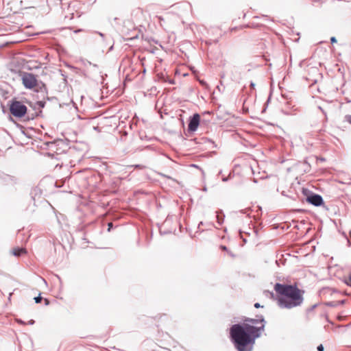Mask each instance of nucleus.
I'll return each mask as SVG.
<instances>
[{"label": "nucleus", "instance_id": "1", "mask_svg": "<svg viewBox=\"0 0 351 351\" xmlns=\"http://www.w3.org/2000/svg\"><path fill=\"white\" fill-rule=\"evenodd\" d=\"M244 322L247 323L231 326L230 337L238 351H252L256 339L265 329V321L263 315H257L256 319L246 318Z\"/></svg>", "mask_w": 351, "mask_h": 351}, {"label": "nucleus", "instance_id": "2", "mask_svg": "<svg viewBox=\"0 0 351 351\" xmlns=\"http://www.w3.org/2000/svg\"><path fill=\"white\" fill-rule=\"evenodd\" d=\"M277 303L281 308L291 309L300 306L304 300L302 291L295 285L276 283Z\"/></svg>", "mask_w": 351, "mask_h": 351}, {"label": "nucleus", "instance_id": "3", "mask_svg": "<svg viewBox=\"0 0 351 351\" xmlns=\"http://www.w3.org/2000/svg\"><path fill=\"white\" fill-rule=\"evenodd\" d=\"M12 114L16 117H21L27 112V107L19 101H13L10 107Z\"/></svg>", "mask_w": 351, "mask_h": 351}, {"label": "nucleus", "instance_id": "4", "mask_svg": "<svg viewBox=\"0 0 351 351\" xmlns=\"http://www.w3.org/2000/svg\"><path fill=\"white\" fill-rule=\"evenodd\" d=\"M23 86L28 89H32L38 85L36 77L30 73H23L21 75Z\"/></svg>", "mask_w": 351, "mask_h": 351}, {"label": "nucleus", "instance_id": "5", "mask_svg": "<svg viewBox=\"0 0 351 351\" xmlns=\"http://www.w3.org/2000/svg\"><path fill=\"white\" fill-rule=\"evenodd\" d=\"M204 121H200V116L199 114H194L192 117H191L188 125V129L190 132H195L197 130L198 125L199 124L203 123Z\"/></svg>", "mask_w": 351, "mask_h": 351}, {"label": "nucleus", "instance_id": "6", "mask_svg": "<svg viewBox=\"0 0 351 351\" xmlns=\"http://www.w3.org/2000/svg\"><path fill=\"white\" fill-rule=\"evenodd\" d=\"M306 200L308 203L315 206H319L323 204L322 197L317 194H312L308 196Z\"/></svg>", "mask_w": 351, "mask_h": 351}, {"label": "nucleus", "instance_id": "7", "mask_svg": "<svg viewBox=\"0 0 351 351\" xmlns=\"http://www.w3.org/2000/svg\"><path fill=\"white\" fill-rule=\"evenodd\" d=\"M95 34L99 35V36L100 37V41L101 42L102 47H106L107 41V38L106 35L97 32H95Z\"/></svg>", "mask_w": 351, "mask_h": 351}, {"label": "nucleus", "instance_id": "8", "mask_svg": "<svg viewBox=\"0 0 351 351\" xmlns=\"http://www.w3.org/2000/svg\"><path fill=\"white\" fill-rule=\"evenodd\" d=\"M26 252L25 249L24 248H16L13 250V254L16 256H19L23 254H25Z\"/></svg>", "mask_w": 351, "mask_h": 351}, {"label": "nucleus", "instance_id": "9", "mask_svg": "<svg viewBox=\"0 0 351 351\" xmlns=\"http://www.w3.org/2000/svg\"><path fill=\"white\" fill-rule=\"evenodd\" d=\"M43 300V298L40 296V293L38 296L34 298V300L36 303H40Z\"/></svg>", "mask_w": 351, "mask_h": 351}, {"label": "nucleus", "instance_id": "10", "mask_svg": "<svg viewBox=\"0 0 351 351\" xmlns=\"http://www.w3.org/2000/svg\"><path fill=\"white\" fill-rule=\"evenodd\" d=\"M217 219L218 223L219 225H221L223 221V219L222 217H221L219 215H217Z\"/></svg>", "mask_w": 351, "mask_h": 351}, {"label": "nucleus", "instance_id": "11", "mask_svg": "<svg viewBox=\"0 0 351 351\" xmlns=\"http://www.w3.org/2000/svg\"><path fill=\"white\" fill-rule=\"evenodd\" d=\"M317 349L318 351H324V348L322 344H320L317 346Z\"/></svg>", "mask_w": 351, "mask_h": 351}, {"label": "nucleus", "instance_id": "12", "mask_svg": "<svg viewBox=\"0 0 351 351\" xmlns=\"http://www.w3.org/2000/svg\"><path fill=\"white\" fill-rule=\"evenodd\" d=\"M346 284L348 286L351 287V276L348 278V279L346 280Z\"/></svg>", "mask_w": 351, "mask_h": 351}, {"label": "nucleus", "instance_id": "13", "mask_svg": "<svg viewBox=\"0 0 351 351\" xmlns=\"http://www.w3.org/2000/svg\"><path fill=\"white\" fill-rule=\"evenodd\" d=\"M330 42H331L332 43H336V42H337V39H336V38H335V37H334V36L331 37V38H330Z\"/></svg>", "mask_w": 351, "mask_h": 351}, {"label": "nucleus", "instance_id": "14", "mask_svg": "<svg viewBox=\"0 0 351 351\" xmlns=\"http://www.w3.org/2000/svg\"><path fill=\"white\" fill-rule=\"evenodd\" d=\"M254 307L255 308H260V307H263V306H261V304L259 303H255L254 304Z\"/></svg>", "mask_w": 351, "mask_h": 351}, {"label": "nucleus", "instance_id": "15", "mask_svg": "<svg viewBox=\"0 0 351 351\" xmlns=\"http://www.w3.org/2000/svg\"><path fill=\"white\" fill-rule=\"evenodd\" d=\"M328 305L330 306H336V304L333 302H329L328 304Z\"/></svg>", "mask_w": 351, "mask_h": 351}, {"label": "nucleus", "instance_id": "16", "mask_svg": "<svg viewBox=\"0 0 351 351\" xmlns=\"http://www.w3.org/2000/svg\"><path fill=\"white\" fill-rule=\"evenodd\" d=\"M221 249L224 251H227L228 249L225 245H221Z\"/></svg>", "mask_w": 351, "mask_h": 351}, {"label": "nucleus", "instance_id": "17", "mask_svg": "<svg viewBox=\"0 0 351 351\" xmlns=\"http://www.w3.org/2000/svg\"><path fill=\"white\" fill-rule=\"evenodd\" d=\"M112 227V223H108V230L110 231V228Z\"/></svg>", "mask_w": 351, "mask_h": 351}, {"label": "nucleus", "instance_id": "18", "mask_svg": "<svg viewBox=\"0 0 351 351\" xmlns=\"http://www.w3.org/2000/svg\"><path fill=\"white\" fill-rule=\"evenodd\" d=\"M45 305H48L49 304V301L47 299H45Z\"/></svg>", "mask_w": 351, "mask_h": 351}, {"label": "nucleus", "instance_id": "19", "mask_svg": "<svg viewBox=\"0 0 351 351\" xmlns=\"http://www.w3.org/2000/svg\"><path fill=\"white\" fill-rule=\"evenodd\" d=\"M34 324V320L31 319V320H29V324L32 325V324Z\"/></svg>", "mask_w": 351, "mask_h": 351}, {"label": "nucleus", "instance_id": "20", "mask_svg": "<svg viewBox=\"0 0 351 351\" xmlns=\"http://www.w3.org/2000/svg\"><path fill=\"white\" fill-rule=\"evenodd\" d=\"M160 175H161L162 176H163V177H166V178H171L169 176H166V175H165V174L161 173Z\"/></svg>", "mask_w": 351, "mask_h": 351}, {"label": "nucleus", "instance_id": "21", "mask_svg": "<svg viewBox=\"0 0 351 351\" xmlns=\"http://www.w3.org/2000/svg\"><path fill=\"white\" fill-rule=\"evenodd\" d=\"M254 86H255L254 83L251 82V84H250V86H251V87H252V88H254Z\"/></svg>", "mask_w": 351, "mask_h": 351}, {"label": "nucleus", "instance_id": "22", "mask_svg": "<svg viewBox=\"0 0 351 351\" xmlns=\"http://www.w3.org/2000/svg\"><path fill=\"white\" fill-rule=\"evenodd\" d=\"M81 31H82V29H77V30H75V33H77V32H81Z\"/></svg>", "mask_w": 351, "mask_h": 351}, {"label": "nucleus", "instance_id": "23", "mask_svg": "<svg viewBox=\"0 0 351 351\" xmlns=\"http://www.w3.org/2000/svg\"><path fill=\"white\" fill-rule=\"evenodd\" d=\"M227 180H228V178H223V182H226Z\"/></svg>", "mask_w": 351, "mask_h": 351}, {"label": "nucleus", "instance_id": "24", "mask_svg": "<svg viewBox=\"0 0 351 351\" xmlns=\"http://www.w3.org/2000/svg\"><path fill=\"white\" fill-rule=\"evenodd\" d=\"M159 19H160V21H164L163 18H162V17H159Z\"/></svg>", "mask_w": 351, "mask_h": 351}, {"label": "nucleus", "instance_id": "25", "mask_svg": "<svg viewBox=\"0 0 351 351\" xmlns=\"http://www.w3.org/2000/svg\"><path fill=\"white\" fill-rule=\"evenodd\" d=\"M18 322H19V323H21V324H24V322H23V321H21V320H19Z\"/></svg>", "mask_w": 351, "mask_h": 351}, {"label": "nucleus", "instance_id": "26", "mask_svg": "<svg viewBox=\"0 0 351 351\" xmlns=\"http://www.w3.org/2000/svg\"><path fill=\"white\" fill-rule=\"evenodd\" d=\"M87 64H88L89 65H91V64H91V62H89V61H87Z\"/></svg>", "mask_w": 351, "mask_h": 351}, {"label": "nucleus", "instance_id": "27", "mask_svg": "<svg viewBox=\"0 0 351 351\" xmlns=\"http://www.w3.org/2000/svg\"><path fill=\"white\" fill-rule=\"evenodd\" d=\"M349 122L351 123V117L349 118Z\"/></svg>", "mask_w": 351, "mask_h": 351}, {"label": "nucleus", "instance_id": "28", "mask_svg": "<svg viewBox=\"0 0 351 351\" xmlns=\"http://www.w3.org/2000/svg\"><path fill=\"white\" fill-rule=\"evenodd\" d=\"M339 303H341V304H343V303H344V301H343V300H342V301L339 302Z\"/></svg>", "mask_w": 351, "mask_h": 351}, {"label": "nucleus", "instance_id": "29", "mask_svg": "<svg viewBox=\"0 0 351 351\" xmlns=\"http://www.w3.org/2000/svg\"><path fill=\"white\" fill-rule=\"evenodd\" d=\"M112 47H113V46L112 45V46L110 47V50H112Z\"/></svg>", "mask_w": 351, "mask_h": 351}]
</instances>
